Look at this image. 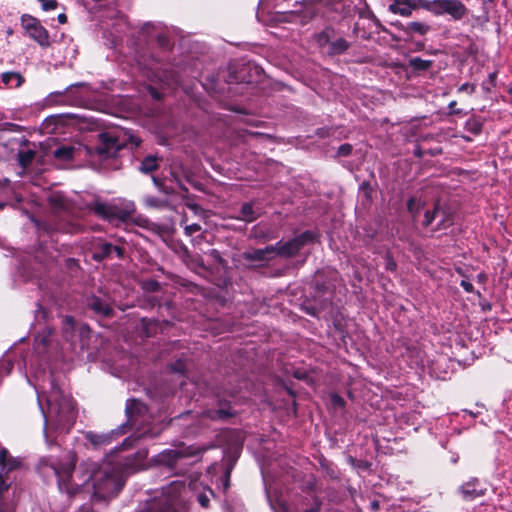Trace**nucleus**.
Masks as SVG:
<instances>
[{
	"label": "nucleus",
	"mask_w": 512,
	"mask_h": 512,
	"mask_svg": "<svg viewBox=\"0 0 512 512\" xmlns=\"http://www.w3.org/2000/svg\"><path fill=\"white\" fill-rule=\"evenodd\" d=\"M127 423L121 425L118 429L108 433L97 434L92 431L86 432V439L95 447L99 448L110 444L114 435H120L126 432L127 426L135 428V435L127 437L120 447L106 457L102 465L91 471L75 472L76 455L72 451H65L60 457H43L38 465L42 474L53 473L57 479L58 489L71 498L80 491V488L88 482L92 483L95 494L102 497L116 495L124 485V476L138 470L142 462L147 457L146 450H138L126 455L120 453L131 448L136 439L146 436L155 437L159 430L154 432L141 426L145 413L146 405L141 401L131 399L126 403Z\"/></svg>",
	"instance_id": "nucleus-1"
},
{
	"label": "nucleus",
	"mask_w": 512,
	"mask_h": 512,
	"mask_svg": "<svg viewBox=\"0 0 512 512\" xmlns=\"http://www.w3.org/2000/svg\"><path fill=\"white\" fill-rule=\"evenodd\" d=\"M38 403L44 416V436L47 443L52 442V433H66L73 426L76 419V410L70 395L65 394L58 384L51 379L50 390L46 396L47 411L38 395Z\"/></svg>",
	"instance_id": "nucleus-2"
},
{
	"label": "nucleus",
	"mask_w": 512,
	"mask_h": 512,
	"mask_svg": "<svg viewBox=\"0 0 512 512\" xmlns=\"http://www.w3.org/2000/svg\"><path fill=\"white\" fill-rule=\"evenodd\" d=\"M189 489L183 482L173 481L162 491L163 498L155 499L151 502H157L158 508L153 512H176L177 509H183L186 505V496Z\"/></svg>",
	"instance_id": "nucleus-3"
},
{
	"label": "nucleus",
	"mask_w": 512,
	"mask_h": 512,
	"mask_svg": "<svg viewBox=\"0 0 512 512\" xmlns=\"http://www.w3.org/2000/svg\"><path fill=\"white\" fill-rule=\"evenodd\" d=\"M125 145L124 140H120L119 135L114 131L102 132L98 135V143L94 148L89 147L91 154H86L91 161L100 162L116 156L119 150Z\"/></svg>",
	"instance_id": "nucleus-4"
},
{
	"label": "nucleus",
	"mask_w": 512,
	"mask_h": 512,
	"mask_svg": "<svg viewBox=\"0 0 512 512\" xmlns=\"http://www.w3.org/2000/svg\"><path fill=\"white\" fill-rule=\"evenodd\" d=\"M92 211L106 220H122L125 221L129 218L136 210L134 202L126 199H118L112 203L95 202L92 207Z\"/></svg>",
	"instance_id": "nucleus-5"
},
{
	"label": "nucleus",
	"mask_w": 512,
	"mask_h": 512,
	"mask_svg": "<svg viewBox=\"0 0 512 512\" xmlns=\"http://www.w3.org/2000/svg\"><path fill=\"white\" fill-rule=\"evenodd\" d=\"M426 11L434 16H449L453 21H461L468 9L461 0H427Z\"/></svg>",
	"instance_id": "nucleus-6"
},
{
	"label": "nucleus",
	"mask_w": 512,
	"mask_h": 512,
	"mask_svg": "<svg viewBox=\"0 0 512 512\" xmlns=\"http://www.w3.org/2000/svg\"><path fill=\"white\" fill-rule=\"evenodd\" d=\"M21 27L32 40L42 48L50 46V36L47 29L41 24L40 20L29 15L23 14L20 19Z\"/></svg>",
	"instance_id": "nucleus-7"
},
{
	"label": "nucleus",
	"mask_w": 512,
	"mask_h": 512,
	"mask_svg": "<svg viewBox=\"0 0 512 512\" xmlns=\"http://www.w3.org/2000/svg\"><path fill=\"white\" fill-rule=\"evenodd\" d=\"M315 233L312 231H305L293 239L283 242L279 241L275 245V256L292 257L296 255L306 244L315 240Z\"/></svg>",
	"instance_id": "nucleus-8"
},
{
	"label": "nucleus",
	"mask_w": 512,
	"mask_h": 512,
	"mask_svg": "<svg viewBox=\"0 0 512 512\" xmlns=\"http://www.w3.org/2000/svg\"><path fill=\"white\" fill-rule=\"evenodd\" d=\"M317 14V9L312 2L298 3L296 2L295 8L288 12L280 14L281 20L300 23L302 25L308 23Z\"/></svg>",
	"instance_id": "nucleus-9"
},
{
	"label": "nucleus",
	"mask_w": 512,
	"mask_h": 512,
	"mask_svg": "<svg viewBox=\"0 0 512 512\" xmlns=\"http://www.w3.org/2000/svg\"><path fill=\"white\" fill-rule=\"evenodd\" d=\"M195 450L191 447L179 446L174 449H166L159 453L156 458V462L160 465L172 468L182 458L193 456Z\"/></svg>",
	"instance_id": "nucleus-10"
},
{
	"label": "nucleus",
	"mask_w": 512,
	"mask_h": 512,
	"mask_svg": "<svg viewBox=\"0 0 512 512\" xmlns=\"http://www.w3.org/2000/svg\"><path fill=\"white\" fill-rule=\"evenodd\" d=\"M427 0H392L388 10L402 17H410L413 11L422 8L426 10Z\"/></svg>",
	"instance_id": "nucleus-11"
},
{
	"label": "nucleus",
	"mask_w": 512,
	"mask_h": 512,
	"mask_svg": "<svg viewBox=\"0 0 512 512\" xmlns=\"http://www.w3.org/2000/svg\"><path fill=\"white\" fill-rule=\"evenodd\" d=\"M140 35L147 42L156 41L161 47H166L169 44L166 30L160 24H144L141 28Z\"/></svg>",
	"instance_id": "nucleus-12"
},
{
	"label": "nucleus",
	"mask_w": 512,
	"mask_h": 512,
	"mask_svg": "<svg viewBox=\"0 0 512 512\" xmlns=\"http://www.w3.org/2000/svg\"><path fill=\"white\" fill-rule=\"evenodd\" d=\"M86 154H91V150L88 146H83L80 144L62 145L53 151L54 158L63 162L70 161L77 157L86 156Z\"/></svg>",
	"instance_id": "nucleus-13"
},
{
	"label": "nucleus",
	"mask_w": 512,
	"mask_h": 512,
	"mask_svg": "<svg viewBox=\"0 0 512 512\" xmlns=\"http://www.w3.org/2000/svg\"><path fill=\"white\" fill-rule=\"evenodd\" d=\"M464 500L471 501L485 495L486 489L483 488L478 479L473 478L459 488Z\"/></svg>",
	"instance_id": "nucleus-14"
},
{
	"label": "nucleus",
	"mask_w": 512,
	"mask_h": 512,
	"mask_svg": "<svg viewBox=\"0 0 512 512\" xmlns=\"http://www.w3.org/2000/svg\"><path fill=\"white\" fill-rule=\"evenodd\" d=\"M275 256L273 245L261 249H252L243 253V258L250 262L262 263L272 260Z\"/></svg>",
	"instance_id": "nucleus-15"
},
{
	"label": "nucleus",
	"mask_w": 512,
	"mask_h": 512,
	"mask_svg": "<svg viewBox=\"0 0 512 512\" xmlns=\"http://www.w3.org/2000/svg\"><path fill=\"white\" fill-rule=\"evenodd\" d=\"M4 88H19L24 83V77L15 71L3 72L0 76Z\"/></svg>",
	"instance_id": "nucleus-16"
},
{
	"label": "nucleus",
	"mask_w": 512,
	"mask_h": 512,
	"mask_svg": "<svg viewBox=\"0 0 512 512\" xmlns=\"http://www.w3.org/2000/svg\"><path fill=\"white\" fill-rule=\"evenodd\" d=\"M350 47V43L343 37H339L336 39H332L330 43V47L327 49V54L334 56L340 55L348 50Z\"/></svg>",
	"instance_id": "nucleus-17"
},
{
	"label": "nucleus",
	"mask_w": 512,
	"mask_h": 512,
	"mask_svg": "<svg viewBox=\"0 0 512 512\" xmlns=\"http://www.w3.org/2000/svg\"><path fill=\"white\" fill-rule=\"evenodd\" d=\"M335 37V30L332 27H326L320 33L315 35V41L321 48L330 47L331 40Z\"/></svg>",
	"instance_id": "nucleus-18"
},
{
	"label": "nucleus",
	"mask_w": 512,
	"mask_h": 512,
	"mask_svg": "<svg viewBox=\"0 0 512 512\" xmlns=\"http://www.w3.org/2000/svg\"><path fill=\"white\" fill-rule=\"evenodd\" d=\"M88 306L97 314L108 316L111 313V307L102 299L92 297L88 301Z\"/></svg>",
	"instance_id": "nucleus-19"
},
{
	"label": "nucleus",
	"mask_w": 512,
	"mask_h": 512,
	"mask_svg": "<svg viewBox=\"0 0 512 512\" xmlns=\"http://www.w3.org/2000/svg\"><path fill=\"white\" fill-rule=\"evenodd\" d=\"M403 31L406 33H415L424 36L430 31V26L423 22L413 21L407 23V25L403 28Z\"/></svg>",
	"instance_id": "nucleus-20"
},
{
	"label": "nucleus",
	"mask_w": 512,
	"mask_h": 512,
	"mask_svg": "<svg viewBox=\"0 0 512 512\" xmlns=\"http://www.w3.org/2000/svg\"><path fill=\"white\" fill-rule=\"evenodd\" d=\"M484 121L480 117L473 116L465 123V129L472 135H479L482 131Z\"/></svg>",
	"instance_id": "nucleus-21"
},
{
	"label": "nucleus",
	"mask_w": 512,
	"mask_h": 512,
	"mask_svg": "<svg viewBox=\"0 0 512 512\" xmlns=\"http://www.w3.org/2000/svg\"><path fill=\"white\" fill-rule=\"evenodd\" d=\"M63 335L67 341H73L74 338V319L71 316H65L63 320Z\"/></svg>",
	"instance_id": "nucleus-22"
},
{
	"label": "nucleus",
	"mask_w": 512,
	"mask_h": 512,
	"mask_svg": "<svg viewBox=\"0 0 512 512\" xmlns=\"http://www.w3.org/2000/svg\"><path fill=\"white\" fill-rule=\"evenodd\" d=\"M240 213V219L246 222H252L258 217L257 213L253 210V207L250 203H244L241 207Z\"/></svg>",
	"instance_id": "nucleus-23"
},
{
	"label": "nucleus",
	"mask_w": 512,
	"mask_h": 512,
	"mask_svg": "<svg viewBox=\"0 0 512 512\" xmlns=\"http://www.w3.org/2000/svg\"><path fill=\"white\" fill-rule=\"evenodd\" d=\"M143 202L145 206L149 208H165L168 206V202L166 200H162L152 195L144 196Z\"/></svg>",
	"instance_id": "nucleus-24"
},
{
	"label": "nucleus",
	"mask_w": 512,
	"mask_h": 512,
	"mask_svg": "<svg viewBox=\"0 0 512 512\" xmlns=\"http://www.w3.org/2000/svg\"><path fill=\"white\" fill-rule=\"evenodd\" d=\"M35 157L33 150L20 151L18 153L19 163L23 168L28 167Z\"/></svg>",
	"instance_id": "nucleus-25"
},
{
	"label": "nucleus",
	"mask_w": 512,
	"mask_h": 512,
	"mask_svg": "<svg viewBox=\"0 0 512 512\" xmlns=\"http://www.w3.org/2000/svg\"><path fill=\"white\" fill-rule=\"evenodd\" d=\"M156 168H157V160L153 156L146 157L142 161L141 166H140V170L143 173H150V172L154 171Z\"/></svg>",
	"instance_id": "nucleus-26"
},
{
	"label": "nucleus",
	"mask_w": 512,
	"mask_h": 512,
	"mask_svg": "<svg viewBox=\"0 0 512 512\" xmlns=\"http://www.w3.org/2000/svg\"><path fill=\"white\" fill-rule=\"evenodd\" d=\"M432 61L424 60L420 57L410 59V66L417 70H427L431 67Z\"/></svg>",
	"instance_id": "nucleus-27"
},
{
	"label": "nucleus",
	"mask_w": 512,
	"mask_h": 512,
	"mask_svg": "<svg viewBox=\"0 0 512 512\" xmlns=\"http://www.w3.org/2000/svg\"><path fill=\"white\" fill-rule=\"evenodd\" d=\"M139 65L143 66L151 71V75L148 74L149 78L157 79L161 82H166V81L168 82V79L166 78V76H161V75H158L157 73H154V69H155L154 63H150V62L147 63L145 59H141V60H139Z\"/></svg>",
	"instance_id": "nucleus-28"
},
{
	"label": "nucleus",
	"mask_w": 512,
	"mask_h": 512,
	"mask_svg": "<svg viewBox=\"0 0 512 512\" xmlns=\"http://www.w3.org/2000/svg\"><path fill=\"white\" fill-rule=\"evenodd\" d=\"M408 210L409 212L413 215V217H416L417 214L420 212L421 210V207H422V203L420 200L416 199V198H411L409 201H408Z\"/></svg>",
	"instance_id": "nucleus-29"
},
{
	"label": "nucleus",
	"mask_w": 512,
	"mask_h": 512,
	"mask_svg": "<svg viewBox=\"0 0 512 512\" xmlns=\"http://www.w3.org/2000/svg\"><path fill=\"white\" fill-rule=\"evenodd\" d=\"M213 495V491L208 488L205 492L197 495V500L202 507L207 508L210 502V497Z\"/></svg>",
	"instance_id": "nucleus-30"
},
{
	"label": "nucleus",
	"mask_w": 512,
	"mask_h": 512,
	"mask_svg": "<svg viewBox=\"0 0 512 512\" xmlns=\"http://www.w3.org/2000/svg\"><path fill=\"white\" fill-rule=\"evenodd\" d=\"M496 80H497V73L491 72L488 75V79L483 82L482 87L486 92H490L493 87L496 86Z\"/></svg>",
	"instance_id": "nucleus-31"
},
{
	"label": "nucleus",
	"mask_w": 512,
	"mask_h": 512,
	"mask_svg": "<svg viewBox=\"0 0 512 512\" xmlns=\"http://www.w3.org/2000/svg\"><path fill=\"white\" fill-rule=\"evenodd\" d=\"M8 451L6 449H0V467H1V470H0V473L3 471V470H11L13 468L12 465H10L8 463Z\"/></svg>",
	"instance_id": "nucleus-32"
},
{
	"label": "nucleus",
	"mask_w": 512,
	"mask_h": 512,
	"mask_svg": "<svg viewBox=\"0 0 512 512\" xmlns=\"http://www.w3.org/2000/svg\"><path fill=\"white\" fill-rule=\"evenodd\" d=\"M137 224L142 226V227H146V228H149L157 233H160L161 232V227L156 225V224H153V223H150L147 219L145 218H142V217H139L137 219Z\"/></svg>",
	"instance_id": "nucleus-33"
},
{
	"label": "nucleus",
	"mask_w": 512,
	"mask_h": 512,
	"mask_svg": "<svg viewBox=\"0 0 512 512\" xmlns=\"http://www.w3.org/2000/svg\"><path fill=\"white\" fill-rule=\"evenodd\" d=\"M8 485L0 479V494L8 490ZM0 512H12V508L9 504L3 503L0 500Z\"/></svg>",
	"instance_id": "nucleus-34"
},
{
	"label": "nucleus",
	"mask_w": 512,
	"mask_h": 512,
	"mask_svg": "<svg viewBox=\"0 0 512 512\" xmlns=\"http://www.w3.org/2000/svg\"><path fill=\"white\" fill-rule=\"evenodd\" d=\"M44 11H53L57 8L58 2L56 0H38Z\"/></svg>",
	"instance_id": "nucleus-35"
},
{
	"label": "nucleus",
	"mask_w": 512,
	"mask_h": 512,
	"mask_svg": "<svg viewBox=\"0 0 512 512\" xmlns=\"http://www.w3.org/2000/svg\"><path fill=\"white\" fill-rule=\"evenodd\" d=\"M436 212H437V209L434 208L432 211L431 210H427L425 212V215H424V220L422 222V224L424 226H429L432 224L433 220L435 219V215H436Z\"/></svg>",
	"instance_id": "nucleus-36"
},
{
	"label": "nucleus",
	"mask_w": 512,
	"mask_h": 512,
	"mask_svg": "<svg viewBox=\"0 0 512 512\" xmlns=\"http://www.w3.org/2000/svg\"><path fill=\"white\" fill-rule=\"evenodd\" d=\"M200 230H201V225L197 224V223L186 225L184 227V232L187 236H192L194 233L199 232Z\"/></svg>",
	"instance_id": "nucleus-37"
},
{
	"label": "nucleus",
	"mask_w": 512,
	"mask_h": 512,
	"mask_svg": "<svg viewBox=\"0 0 512 512\" xmlns=\"http://www.w3.org/2000/svg\"><path fill=\"white\" fill-rule=\"evenodd\" d=\"M50 203L55 207H63V197L60 194H53L50 196Z\"/></svg>",
	"instance_id": "nucleus-38"
},
{
	"label": "nucleus",
	"mask_w": 512,
	"mask_h": 512,
	"mask_svg": "<svg viewBox=\"0 0 512 512\" xmlns=\"http://www.w3.org/2000/svg\"><path fill=\"white\" fill-rule=\"evenodd\" d=\"M385 268H386V270L391 271V272H394L397 268L396 262L390 255H387L385 258Z\"/></svg>",
	"instance_id": "nucleus-39"
},
{
	"label": "nucleus",
	"mask_w": 512,
	"mask_h": 512,
	"mask_svg": "<svg viewBox=\"0 0 512 512\" xmlns=\"http://www.w3.org/2000/svg\"><path fill=\"white\" fill-rule=\"evenodd\" d=\"M475 89L476 87L474 84L464 83L458 88V92H466L468 94H473L475 92Z\"/></svg>",
	"instance_id": "nucleus-40"
},
{
	"label": "nucleus",
	"mask_w": 512,
	"mask_h": 512,
	"mask_svg": "<svg viewBox=\"0 0 512 512\" xmlns=\"http://www.w3.org/2000/svg\"><path fill=\"white\" fill-rule=\"evenodd\" d=\"M456 104H457L456 101H451L449 103V105H448V109H449L448 114L449 115H460V114H462V110L461 109L455 108Z\"/></svg>",
	"instance_id": "nucleus-41"
},
{
	"label": "nucleus",
	"mask_w": 512,
	"mask_h": 512,
	"mask_svg": "<svg viewBox=\"0 0 512 512\" xmlns=\"http://www.w3.org/2000/svg\"><path fill=\"white\" fill-rule=\"evenodd\" d=\"M352 146L350 144H343L338 149V154L342 156H347L351 153Z\"/></svg>",
	"instance_id": "nucleus-42"
},
{
	"label": "nucleus",
	"mask_w": 512,
	"mask_h": 512,
	"mask_svg": "<svg viewBox=\"0 0 512 512\" xmlns=\"http://www.w3.org/2000/svg\"><path fill=\"white\" fill-rule=\"evenodd\" d=\"M114 246L110 243H104L102 245V254L103 256H110L112 254Z\"/></svg>",
	"instance_id": "nucleus-43"
},
{
	"label": "nucleus",
	"mask_w": 512,
	"mask_h": 512,
	"mask_svg": "<svg viewBox=\"0 0 512 512\" xmlns=\"http://www.w3.org/2000/svg\"><path fill=\"white\" fill-rule=\"evenodd\" d=\"M271 507L275 510V512H288L286 505L281 502H277L276 504L271 503Z\"/></svg>",
	"instance_id": "nucleus-44"
},
{
	"label": "nucleus",
	"mask_w": 512,
	"mask_h": 512,
	"mask_svg": "<svg viewBox=\"0 0 512 512\" xmlns=\"http://www.w3.org/2000/svg\"><path fill=\"white\" fill-rule=\"evenodd\" d=\"M50 512H67L66 509H58L56 507L51 508ZM79 512H91V508L89 506H82Z\"/></svg>",
	"instance_id": "nucleus-45"
},
{
	"label": "nucleus",
	"mask_w": 512,
	"mask_h": 512,
	"mask_svg": "<svg viewBox=\"0 0 512 512\" xmlns=\"http://www.w3.org/2000/svg\"><path fill=\"white\" fill-rule=\"evenodd\" d=\"M460 285L466 292H472L474 289L472 283L466 280H462Z\"/></svg>",
	"instance_id": "nucleus-46"
},
{
	"label": "nucleus",
	"mask_w": 512,
	"mask_h": 512,
	"mask_svg": "<svg viewBox=\"0 0 512 512\" xmlns=\"http://www.w3.org/2000/svg\"><path fill=\"white\" fill-rule=\"evenodd\" d=\"M173 370L179 373H183L184 364L182 362L176 363L175 366H173Z\"/></svg>",
	"instance_id": "nucleus-47"
},
{
	"label": "nucleus",
	"mask_w": 512,
	"mask_h": 512,
	"mask_svg": "<svg viewBox=\"0 0 512 512\" xmlns=\"http://www.w3.org/2000/svg\"><path fill=\"white\" fill-rule=\"evenodd\" d=\"M112 253H115L118 258H121L123 256V249L118 246H114Z\"/></svg>",
	"instance_id": "nucleus-48"
},
{
	"label": "nucleus",
	"mask_w": 512,
	"mask_h": 512,
	"mask_svg": "<svg viewBox=\"0 0 512 512\" xmlns=\"http://www.w3.org/2000/svg\"><path fill=\"white\" fill-rule=\"evenodd\" d=\"M210 254H211V256H213L216 260H218L219 262H221V261H222L221 256H220V253H219V251H218V250H216V249H212V250L210 251Z\"/></svg>",
	"instance_id": "nucleus-49"
},
{
	"label": "nucleus",
	"mask_w": 512,
	"mask_h": 512,
	"mask_svg": "<svg viewBox=\"0 0 512 512\" xmlns=\"http://www.w3.org/2000/svg\"><path fill=\"white\" fill-rule=\"evenodd\" d=\"M57 20L60 24H65L67 22V16L64 13L58 15Z\"/></svg>",
	"instance_id": "nucleus-50"
},
{
	"label": "nucleus",
	"mask_w": 512,
	"mask_h": 512,
	"mask_svg": "<svg viewBox=\"0 0 512 512\" xmlns=\"http://www.w3.org/2000/svg\"><path fill=\"white\" fill-rule=\"evenodd\" d=\"M130 141L135 144V146H139L140 140L134 136H130Z\"/></svg>",
	"instance_id": "nucleus-51"
},
{
	"label": "nucleus",
	"mask_w": 512,
	"mask_h": 512,
	"mask_svg": "<svg viewBox=\"0 0 512 512\" xmlns=\"http://www.w3.org/2000/svg\"><path fill=\"white\" fill-rule=\"evenodd\" d=\"M414 154L417 156V157H422L423 156V152L421 150L420 147H417L415 150H414Z\"/></svg>",
	"instance_id": "nucleus-52"
},
{
	"label": "nucleus",
	"mask_w": 512,
	"mask_h": 512,
	"mask_svg": "<svg viewBox=\"0 0 512 512\" xmlns=\"http://www.w3.org/2000/svg\"><path fill=\"white\" fill-rule=\"evenodd\" d=\"M217 413H218V416H219L220 418L226 417V416L228 415V414H227V413H225L223 410H219Z\"/></svg>",
	"instance_id": "nucleus-53"
},
{
	"label": "nucleus",
	"mask_w": 512,
	"mask_h": 512,
	"mask_svg": "<svg viewBox=\"0 0 512 512\" xmlns=\"http://www.w3.org/2000/svg\"><path fill=\"white\" fill-rule=\"evenodd\" d=\"M81 85H83V84L82 83L81 84H72L67 89H72L73 87H78V86H81Z\"/></svg>",
	"instance_id": "nucleus-54"
},
{
	"label": "nucleus",
	"mask_w": 512,
	"mask_h": 512,
	"mask_svg": "<svg viewBox=\"0 0 512 512\" xmlns=\"http://www.w3.org/2000/svg\"><path fill=\"white\" fill-rule=\"evenodd\" d=\"M451 461H452V463H457V461H458V456H453V457L451 458Z\"/></svg>",
	"instance_id": "nucleus-55"
},
{
	"label": "nucleus",
	"mask_w": 512,
	"mask_h": 512,
	"mask_svg": "<svg viewBox=\"0 0 512 512\" xmlns=\"http://www.w3.org/2000/svg\"><path fill=\"white\" fill-rule=\"evenodd\" d=\"M3 189V187L0 185V191ZM4 207V204L0 202V209Z\"/></svg>",
	"instance_id": "nucleus-56"
}]
</instances>
